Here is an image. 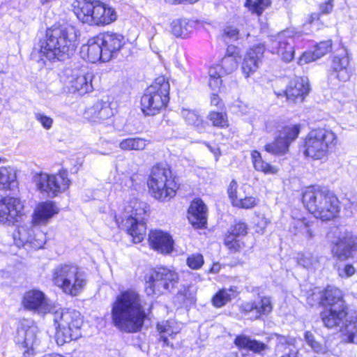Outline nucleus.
Masks as SVG:
<instances>
[{
	"instance_id": "nucleus-1",
	"label": "nucleus",
	"mask_w": 357,
	"mask_h": 357,
	"mask_svg": "<svg viewBox=\"0 0 357 357\" xmlns=\"http://www.w3.org/2000/svg\"><path fill=\"white\" fill-rule=\"evenodd\" d=\"M78 31L69 24L54 26L47 29L45 38L34 48L33 55L38 53L44 63L47 61H64L73 54L77 47Z\"/></svg>"
},
{
	"instance_id": "nucleus-2",
	"label": "nucleus",
	"mask_w": 357,
	"mask_h": 357,
	"mask_svg": "<svg viewBox=\"0 0 357 357\" xmlns=\"http://www.w3.org/2000/svg\"><path fill=\"white\" fill-rule=\"evenodd\" d=\"M146 317L140 295L133 289L121 291L111 306L112 322L119 331H139Z\"/></svg>"
},
{
	"instance_id": "nucleus-3",
	"label": "nucleus",
	"mask_w": 357,
	"mask_h": 357,
	"mask_svg": "<svg viewBox=\"0 0 357 357\" xmlns=\"http://www.w3.org/2000/svg\"><path fill=\"white\" fill-rule=\"evenodd\" d=\"M16 178L13 167H0V224L10 225L22 220L25 215L20 199L6 195L17 186Z\"/></svg>"
},
{
	"instance_id": "nucleus-4",
	"label": "nucleus",
	"mask_w": 357,
	"mask_h": 357,
	"mask_svg": "<svg viewBox=\"0 0 357 357\" xmlns=\"http://www.w3.org/2000/svg\"><path fill=\"white\" fill-rule=\"evenodd\" d=\"M148 204L137 198L126 201L119 208L115 215V221L119 228L127 231L132 237L134 243H140L146 234L144 215Z\"/></svg>"
},
{
	"instance_id": "nucleus-5",
	"label": "nucleus",
	"mask_w": 357,
	"mask_h": 357,
	"mask_svg": "<svg viewBox=\"0 0 357 357\" xmlns=\"http://www.w3.org/2000/svg\"><path fill=\"white\" fill-rule=\"evenodd\" d=\"M303 202L314 218L322 221L336 218L340 211L337 197L328 190L318 186H310L305 190Z\"/></svg>"
},
{
	"instance_id": "nucleus-6",
	"label": "nucleus",
	"mask_w": 357,
	"mask_h": 357,
	"mask_svg": "<svg viewBox=\"0 0 357 357\" xmlns=\"http://www.w3.org/2000/svg\"><path fill=\"white\" fill-rule=\"evenodd\" d=\"M73 8L79 20L91 26H106L117 18L115 9L99 0H76Z\"/></svg>"
},
{
	"instance_id": "nucleus-7",
	"label": "nucleus",
	"mask_w": 357,
	"mask_h": 357,
	"mask_svg": "<svg viewBox=\"0 0 357 357\" xmlns=\"http://www.w3.org/2000/svg\"><path fill=\"white\" fill-rule=\"evenodd\" d=\"M52 281L63 293L77 296L88 283L86 273L82 268L73 264H61L52 271Z\"/></svg>"
},
{
	"instance_id": "nucleus-8",
	"label": "nucleus",
	"mask_w": 357,
	"mask_h": 357,
	"mask_svg": "<svg viewBox=\"0 0 357 357\" xmlns=\"http://www.w3.org/2000/svg\"><path fill=\"white\" fill-rule=\"evenodd\" d=\"M147 185L151 196L160 202L169 201L176 193L177 185L172 171L165 165L152 167Z\"/></svg>"
},
{
	"instance_id": "nucleus-9",
	"label": "nucleus",
	"mask_w": 357,
	"mask_h": 357,
	"mask_svg": "<svg viewBox=\"0 0 357 357\" xmlns=\"http://www.w3.org/2000/svg\"><path fill=\"white\" fill-rule=\"evenodd\" d=\"M336 141L335 134L325 128L313 129L303 139V155L314 160H326Z\"/></svg>"
},
{
	"instance_id": "nucleus-10",
	"label": "nucleus",
	"mask_w": 357,
	"mask_h": 357,
	"mask_svg": "<svg viewBox=\"0 0 357 357\" xmlns=\"http://www.w3.org/2000/svg\"><path fill=\"white\" fill-rule=\"evenodd\" d=\"M169 84L165 77L160 76L145 91L141 98L142 112L153 116L164 109L169 100Z\"/></svg>"
},
{
	"instance_id": "nucleus-11",
	"label": "nucleus",
	"mask_w": 357,
	"mask_h": 357,
	"mask_svg": "<svg viewBox=\"0 0 357 357\" xmlns=\"http://www.w3.org/2000/svg\"><path fill=\"white\" fill-rule=\"evenodd\" d=\"M53 321L57 338L61 339L62 342L77 340L81 335L80 328L83 321L78 311L60 308L54 312Z\"/></svg>"
},
{
	"instance_id": "nucleus-12",
	"label": "nucleus",
	"mask_w": 357,
	"mask_h": 357,
	"mask_svg": "<svg viewBox=\"0 0 357 357\" xmlns=\"http://www.w3.org/2000/svg\"><path fill=\"white\" fill-rule=\"evenodd\" d=\"M33 181L38 190L50 198L63 192L70 185V180L66 170H60L56 174L45 172L36 174L33 176Z\"/></svg>"
},
{
	"instance_id": "nucleus-13",
	"label": "nucleus",
	"mask_w": 357,
	"mask_h": 357,
	"mask_svg": "<svg viewBox=\"0 0 357 357\" xmlns=\"http://www.w3.org/2000/svg\"><path fill=\"white\" fill-rule=\"evenodd\" d=\"M298 37L291 29L282 31L269 38V50L277 54L282 61L291 62L295 56V42Z\"/></svg>"
},
{
	"instance_id": "nucleus-14",
	"label": "nucleus",
	"mask_w": 357,
	"mask_h": 357,
	"mask_svg": "<svg viewBox=\"0 0 357 357\" xmlns=\"http://www.w3.org/2000/svg\"><path fill=\"white\" fill-rule=\"evenodd\" d=\"M178 281V274L174 270L158 268L146 279V292L148 295L162 294L173 288Z\"/></svg>"
},
{
	"instance_id": "nucleus-15",
	"label": "nucleus",
	"mask_w": 357,
	"mask_h": 357,
	"mask_svg": "<svg viewBox=\"0 0 357 357\" xmlns=\"http://www.w3.org/2000/svg\"><path fill=\"white\" fill-rule=\"evenodd\" d=\"M64 84L69 93L83 96L93 91L91 73L82 69L65 70Z\"/></svg>"
},
{
	"instance_id": "nucleus-16",
	"label": "nucleus",
	"mask_w": 357,
	"mask_h": 357,
	"mask_svg": "<svg viewBox=\"0 0 357 357\" xmlns=\"http://www.w3.org/2000/svg\"><path fill=\"white\" fill-rule=\"evenodd\" d=\"M13 238L17 247H26V249H40L45 243V234L43 231L26 225L18 227Z\"/></svg>"
},
{
	"instance_id": "nucleus-17",
	"label": "nucleus",
	"mask_w": 357,
	"mask_h": 357,
	"mask_svg": "<svg viewBox=\"0 0 357 357\" xmlns=\"http://www.w3.org/2000/svg\"><path fill=\"white\" fill-rule=\"evenodd\" d=\"M352 74L353 68L346 52L333 57L328 75L331 84L336 85L340 82H346L349 80Z\"/></svg>"
},
{
	"instance_id": "nucleus-18",
	"label": "nucleus",
	"mask_w": 357,
	"mask_h": 357,
	"mask_svg": "<svg viewBox=\"0 0 357 357\" xmlns=\"http://www.w3.org/2000/svg\"><path fill=\"white\" fill-rule=\"evenodd\" d=\"M314 297L320 299L319 303L324 309H347L342 291L335 287L328 286L320 294L313 293L307 298V303L313 305Z\"/></svg>"
},
{
	"instance_id": "nucleus-19",
	"label": "nucleus",
	"mask_w": 357,
	"mask_h": 357,
	"mask_svg": "<svg viewBox=\"0 0 357 357\" xmlns=\"http://www.w3.org/2000/svg\"><path fill=\"white\" fill-rule=\"evenodd\" d=\"M22 305L27 310L43 314L50 312L52 309V305L45 294L38 289L26 291L23 296Z\"/></svg>"
},
{
	"instance_id": "nucleus-20",
	"label": "nucleus",
	"mask_w": 357,
	"mask_h": 357,
	"mask_svg": "<svg viewBox=\"0 0 357 357\" xmlns=\"http://www.w3.org/2000/svg\"><path fill=\"white\" fill-rule=\"evenodd\" d=\"M98 37L103 48V62L116 56L126 43L125 37L118 33L107 31L99 34Z\"/></svg>"
},
{
	"instance_id": "nucleus-21",
	"label": "nucleus",
	"mask_w": 357,
	"mask_h": 357,
	"mask_svg": "<svg viewBox=\"0 0 357 357\" xmlns=\"http://www.w3.org/2000/svg\"><path fill=\"white\" fill-rule=\"evenodd\" d=\"M249 188V185H247L238 187L236 181L234 180L230 183L228 194L233 206L248 209L255 207L257 204L258 199L255 197L246 193Z\"/></svg>"
},
{
	"instance_id": "nucleus-22",
	"label": "nucleus",
	"mask_w": 357,
	"mask_h": 357,
	"mask_svg": "<svg viewBox=\"0 0 357 357\" xmlns=\"http://www.w3.org/2000/svg\"><path fill=\"white\" fill-rule=\"evenodd\" d=\"M264 52L265 46L263 44L254 45L248 50L241 64V71L245 78L250 77L258 70Z\"/></svg>"
},
{
	"instance_id": "nucleus-23",
	"label": "nucleus",
	"mask_w": 357,
	"mask_h": 357,
	"mask_svg": "<svg viewBox=\"0 0 357 357\" xmlns=\"http://www.w3.org/2000/svg\"><path fill=\"white\" fill-rule=\"evenodd\" d=\"M357 250V235L347 230L341 231L335 242L333 252L339 259L349 258L352 251Z\"/></svg>"
},
{
	"instance_id": "nucleus-24",
	"label": "nucleus",
	"mask_w": 357,
	"mask_h": 357,
	"mask_svg": "<svg viewBox=\"0 0 357 357\" xmlns=\"http://www.w3.org/2000/svg\"><path fill=\"white\" fill-rule=\"evenodd\" d=\"M317 224L307 218H294L289 227V232L298 238L310 242L317 236Z\"/></svg>"
},
{
	"instance_id": "nucleus-25",
	"label": "nucleus",
	"mask_w": 357,
	"mask_h": 357,
	"mask_svg": "<svg viewBox=\"0 0 357 357\" xmlns=\"http://www.w3.org/2000/svg\"><path fill=\"white\" fill-rule=\"evenodd\" d=\"M113 115L114 110L109 101L98 100L86 109L84 118L91 123H101Z\"/></svg>"
},
{
	"instance_id": "nucleus-26",
	"label": "nucleus",
	"mask_w": 357,
	"mask_h": 357,
	"mask_svg": "<svg viewBox=\"0 0 357 357\" xmlns=\"http://www.w3.org/2000/svg\"><path fill=\"white\" fill-rule=\"evenodd\" d=\"M273 305L271 297L260 296L253 302H243L240 305V310L245 314L254 312L255 319H259L263 316H267L273 310Z\"/></svg>"
},
{
	"instance_id": "nucleus-27",
	"label": "nucleus",
	"mask_w": 357,
	"mask_h": 357,
	"mask_svg": "<svg viewBox=\"0 0 357 357\" xmlns=\"http://www.w3.org/2000/svg\"><path fill=\"white\" fill-rule=\"evenodd\" d=\"M149 242L151 247L164 255L170 254L174 249V240L167 231L155 229L149 234Z\"/></svg>"
},
{
	"instance_id": "nucleus-28",
	"label": "nucleus",
	"mask_w": 357,
	"mask_h": 357,
	"mask_svg": "<svg viewBox=\"0 0 357 357\" xmlns=\"http://www.w3.org/2000/svg\"><path fill=\"white\" fill-rule=\"evenodd\" d=\"M310 91L308 79L306 77H296L291 80L285 91L287 99L294 103L302 102Z\"/></svg>"
},
{
	"instance_id": "nucleus-29",
	"label": "nucleus",
	"mask_w": 357,
	"mask_h": 357,
	"mask_svg": "<svg viewBox=\"0 0 357 357\" xmlns=\"http://www.w3.org/2000/svg\"><path fill=\"white\" fill-rule=\"evenodd\" d=\"M59 212V208L55 202L52 201L40 202L34 209L32 222L36 225H45Z\"/></svg>"
},
{
	"instance_id": "nucleus-30",
	"label": "nucleus",
	"mask_w": 357,
	"mask_h": 357,
	"mask_svg": "<svg viewBox=\"0 0 357 357\" xmlns=\"http://www.w3.org/2000/svg\"><path fill=\"white\" fill-rule=\"evenodd\" d=\"M188 220L191 225L197 229L206 227L207 223V208L202 200L192 201L188 209Z\"/></svg>"
},
{
	"instance_id": "nucleus-31",
	"label": "nucleus",
	"mask_w": 357,
	"mask_h": 357,
	"mask_svg": "<svg viewBox=\"0 0 357 357\" xmlns=\"http://www.w3.org/2000/svg\"><path fill=\"white\" fill-rule=\"evenodd\" d=\"M80 56L91 63L103 62V48L98 36L89 39L87 43L81 47Z\"/></svg>"
},
{
	"instance_id": "nucleus-32",
	"label": "nucleus",
	"mask_w": 357,
	"mask_h": 357,
	"mask_svg": "<svg viewBox=\"0 0 357 357\" xmlns=\"http://www.w3.org/2000/svg\"><path fill=\"white\" fill-rule=\"evenodd\" d=\"M321 317L326 327L333 328L339 326L342 333L346 324H349V321L345 319L347 317L346 309H324L321 314Z\"/></svg>"
},
{
	"instance_id": "nucleus-33",
	"label": "nucleus",
	"mask_w": 357,
	"mask_h": 357,
	"mask_svg": "<svg viewBox=\"0 0 357 357\" xmlns=\"http://www.w3.org/2000/svg\"><path fill=\"white\" fill-rule=\"evenodd\" d=\"M15 342L24 347L27 351L33 350L39 344L38 330L36 326L21 327L17 329Z\"/></svg>"
},
{
	"instance_id": "nucleus-34",
	"label": "nucleus",
	"mask_w": 357,
	"mask_h": 357,
	"mask_svg": "<svg viewBox=\"0 0 357 357\" xmlns=\"http://www.w3.org/2000/svg\"><path fill=\"white\" fill-rule=\"evenodd\" d=\"M238 295L237 287L231 286L229 288L220 289L212 298L211 303L215 307H222L235 298Z\"/></svg>"
},
{
	"instance_id": "nucleus-35",
	"label": "nucleus",
	"mask_w": 357,
	"mask_h": 357,
	"mask_svg": "<svg viewBox=\"0 0 357 357\" xmlns=\"http://www.w3.org/2000/svg\"><path fill=\"white\" fill-rule=\"evenodd\" d=\"M157 329L160 333V339L167 346L169 345L168 337H172L174 335L178 333L180 331L179 326L173 320L164 321L158 323Z\"/></svg>"
},
{
	"instance_id": "nucleus-36",
	"label": "nucleus",
	"mask_w": 357,
	"mask_h": 357,
	"mask_svg": "<svg viewBox=\"0 0 357 357\" xmlns=\"http://www.w3.org/2000/svg\"><path fill=\"white\" fill-rule=\"evenodd\" d=\"M251 160L256 171L261 172L265 174H275L278 172L277 167L264 161L261 153L256 150L251 152Z\"/></svg>"
},
{
	"instance_id": "nucleus-37",
	"label": "nucleus",
	"mask_w": 357,
	"mask_h": 357,
	"mask_svg": "<svg viewBox=\"0 0 357 357\" xmlns=\"http://www.w3.org/2000/svg\"><path fill=\"white\" fill-rule=\"evenodd\" d=\"M149 144V142L142 137H128L122 139L119 144L123 151H142Z\"/></svg>"
},
{
	"instance_id": "nucleus-38",
	"label": "nucleus",
	"mask_w": 357,
	"mask_h": 357,
	"mask_svg": "<svg viewBox=\"0 0 357 357\" xmlns=\"http://www.w3.org/2000/svg\"><path fill=\"white\" fill-rule=\"evenodd\" d=\"M181 116L188 124L193 126L199 131L204 129V123L197 111L183 108L181 111Z\"/></svg>"
},
{
	"instance_id": "nucleus-39",
	"label": "nucleus",
	"mask_w": 357,
	"mask_h": 357,
	"mask_svg": "<svg viewBox=\"0 0 357 357\" xmlns=\"http://www.w3.org/2000/svg\"><path fill=\"white\" fill-rule=\"evenodd\" d=\"M289 145L279 136L275 140L265 145L266 151L275 155H283L289 151Z\"/></svg>"
},
{
	"instance_id": "nucleus-40",
	"label": "nucleus",
	"mask_w": 357,
	"mask_h": 357,
	"mask_svg": "<svg viewBox=\"0 0 357 357\" xmlns=\"http://www.w3.org/2000/svg\"><path fill=\"white\" fill-rule=\"evenodd\" d=\"M300 131L301 126L299 124H291L283 127L278 136L290 146L291 142L298 137Z\"/></svg>"
},
{
	"instance_id": "nucleus-41",
	"label": "nucleus",
	"mask_w": 357,
	"mask_h": 357,
	"mask_svg": "<svg viewBox=\"0 0 357 357\" xmlns=\"http://www.w3.org/2000/svg\"><path fill=\"white\" fill-rule=\"evenodd\" d=\"M305 343L316 353L326 354L328 351V347L326 344L321 343L315 339L314 334L310 331H306L304 334Z\"/></svg>"
},
{
	"instance_id": "nucleus-42",
	"label": "nucleus",
	"mask_w": 357,
	"mask_h": 357,
	"mask_svg": "<svg viewBox=\"0 0 357 357\" xmlns=\"http://www.w3.org/2000/svg\"><path fill=\"white\" fill-rule=\"evenodd\" d=\"M296 262L307 269H311L317 267L318 259L317 257L309 252L298 253L296 257Z\"/></svg>"
},
{
	"instance_id": "nucleus-43",
	"label": "nucleus",
	"mask_w": 357,
	"mask_h": 357,
	"mask_svg": "<svg viewBox=\"0 0 357 357\" xmlns=\"http://www.w3.org/2000/svg\"><path fill=\"white\" fill-rule=\"evenodd\" d=\"M186 20H175L171 23V31L176 37H185L188 34Z\"/></svg>"
},
{
	"instance_id": "nucleus-44",
	"label": "nucleus",
	"mask_w": 357,
	"mask_h": 357,
	"mask_svg": "<svg viewBox=\"0 0 357 357\" xmlns=\"http://www.w3.org/2000/svg\"><path fill=\"white\" fill-rule=\"evenodd\" d=\"M270 4V0H245V6L252 13L261 15Z\"/></svg>"
},
{
	"instance_id": "nucleus-45",
	"label": "nucleus",
	"mask_w": 357,
	"mask_h": 357,
	"mask_svg": "<svg viewBox=\"0 0 357 357\" xmlns=\"http://www.w3.org/2000/svg\"><path fill=\"white\" fill-rule=\"evenodd\" d=\"M208 119L214 126L219 128H225L228 126L227 116L225 113L211 112L208 115Z\"/></svg>"
},
{
	"instance_id": "nucleus-46",
	"label": "nucleus",
	"mask_w": 357,
	"mask_h": 357,
	"mask_svg": "<svg viewBox=\"0 0 357 357\" xmlns=\"http://www.w3.org/2000/svg\"><path fill=\"white\" fill-rule=\"evenodd\" d=\"M342 333L347 337L348 342L357 344V319L349 321L342 329Z\"/></svg>"
},
{
	"instance_id": "nucleus-47",
	"label": "nucleus",
	"mask_w": 357,
	"mask_h": 357,
	"mask_svg": "<svg viewBox=\"0 0 357 357\" xmlns=\"http://www.w3.org/2000/svg\"><path fill=\"white\" fill-rule=\"evenodd\" d=\"M225 245L231 252H237L244 246V243L240 238L227 234L225 238Z\"/></svg>"
},
{
	"instance_id": "nucleus-48",
	"label": "nucleus",
	"mask_w": 357,
	"mask_h": 357,
	"mask_svg": "<svg viewBox=\"0 0 357 357\" xmlns=\"http://www.w3.org/2000/svg\"><path fill=\"white\" fill-rule=\"evenodd\" d=\"M238 67V59L230 56H224L221 61V68L227 75L232 73Z\"/></svg>"
},
{
	"instance_id": "nucleus-49",
	"label": "nucleus",
	"mask_w": 357,
	"mask_h": 357,
	"mask_svg": "<svg viewBox=\"0 0 357 357\" xmlns=\"http://www.w3.org/2000/svg\"><path fill=\"white\" fill-rule=\"evenodd\" d=\"M332 48V40H328L320 42L314 47V54L317 58L320 59L331 52Z\"/></svg>"
},
{
	"instance_id": "nucleus-50",
	"label": "nucleus",
	"mask_w": 357,
	"mask_h": 357,
	"mask_svg": "<svg viewBox=\"0 0 357 357\" xmlns=\"http://www.w3.org/2000/svg\"><path fill=\"white\" fill-rule=\"evenodd\" d=\"M204 257L199 253H195L189 255L187 258V265L192 269H199L204 264Z\"/></svg>"
},
{
	"instance_id": "nucleus-51",
	"label": "nucleus",
	"mask_w": 357,
	"mask_h": 357,
	"mask_svg": "<svg viewBox=\"0 0 357 357\" xmlns=\"http://www.w3.org/2000/svg\"><path fill=\"white\" fill-rule=\"evenodd\" d=\"M252 340L248 335H238L234 340V344L240 350L249 351Z\"/></svg>"
},
{
	"instance_id": "nucleus-52",
	"label": "nucleus",
	"mask_w": 357,
	"mask_h": 357,
	"mask_svg": "<svg viewBox=\"0 0 357 357\" xmlns=\"http://www.w3.org/2000/svg\"><path fill=\"white\" fill-rule=\"evenodd\" d=\"M222 37L225 41H235L240 38L239 30L231 25L226 26L223 29Z\"/></svg>"
},
{
	"instance_id": "nucleus-53",
	"label": "nucleus",
	"mask_w": 357,
	"mask_h": 357,
	"mask_svg": "<svg viewBox=\"0 0 357 357\" xmlns=\"http://www.w3.org/2000/svg\"><path fill=\"white\" fill-rule=\"evenodd\" d=\"M247 234V225L244 222H237L232 226L228 231L227 235H232L240 238Z\"/></svg>"
},
{
	"instance_id": "nucleus-54",
	"label": "nucleus",
	"mask_w": 357,
	"mask_h": 357,
	"mask_svg": "<svg viewBox=\"0 0 357 357\" xmlns=\"http://www.w3.org/2000/svg\"><path fill=\"white\" fill-rule=\"evenodd\" d=\"M34 117L45 129L49 130L52 128L53 119L51 117L41 112H35Z\"/></svg>"
},
{
	"instance_id": "nucleus-55",
	"label": "nucleus",
	"mask_w": 357,
	"mask_h": 357,
	"mask_svg": "<svg viewBox=\"0 0 357 357\" xmlns=\"http://www.w3.org/2000/svg\"><path fill=\"white\" fill-rule=\"evenodd\" d=\"M250 351L255 354L263 355L264 353L268 349L267 344L257 340H252L251 345H250Z\"/></svg>"
},
{
	"instance_id": "nucleus-56",
	"label": "nucleus",
	"mask_w": 357,
	"mask_h": 357,
	"mask_svg": "<svg viewBox=\"0 0 357 357\" xmlns=\"http://www.w3.org/2000/svg\"><path fill=\"white\" fill-rule=\"evenodd\" d=\"M338 275L342 278H347L354 275L355 268L351 264H346L343 267H339L337 269Z\"/></svg>"
},
{
	"instance_id": "nucleus-57",
	"label": "nucleus",
	"mask_w": 357,
	"mask_h": 357,
	"mask_svg": "<svg viewBox=\"0 0 357 357\" xmlns=\"http://www.w3.org/2000/svg\"><path fill=\"white\" fill-rule=\"evenodd\" d=\"M318 59L317 58L314 52H305L303 54L298 58V63L301 66L307 64L308 63L312 62L315 60Z\"/></svg>"
},
{
	"instance_id": "nucleus-58",
	"label": "nucleus",
	"mask_w": 357,
	"mask_h": 357,
	"mask_svg": "<svg viewBox=\"0 0 357 357\" xmlns=\"http://www.w3.org/2000/svg\"><path fill=\"white\" fill-rule=\"evenodd\" d=\"M269 222L264 216H258L255 220V231L259 234H263Z\"/></svg>"
},
{
	"instance_id": "nucleus-59",
	"label": "nucleus",
	"mask_w": 357,
	"mask_h": 357,
	"mask_svg": "<svg viewBox=\"0 0 357 357\" xmlns=\"http://www.w3.org/2000/svg\"><path fill=\"white\" fill-rule=\"evenodd\" d=\"M233 107L236 113L243 116L248 114L252 109V108L248 107L247 105L244 104L241 101H236V102L233 105Z\"/></svg>"
},
{
	"instance_id": "nucleus-60",
	"label": "nucleus",
	"mask_w": 357,
	"mask_h": 357,
	"mask_svg": "<svg viewBox=\"0 0 357 357\" xmlns=\"http://www.w3.org/2000/svg\"><path fill=\"white\" fill-rule=\"evenodd\" d=\"M225 56L233 57V59H238L241 57L240 50L235 45H229L227 48Z\"/></svg>"
},
{
	"instance_id": "nucleus-61",
	"label": "nucleus",
	"mask_w": 357,
	"mask_h": 357,
	"mask_svg": "<svg viewBox=\"0 0 357 357\" xmlns=\"http://www.w3.org/2000/svg\"><path fill=\"white\" fill-rule=\"evenodd\" d=\"M222 79L220 77L209 78L208 86L214 92H218L222 85Z\"/></svg>"
},
{
	"instance_id": "nucleus-62",
	"label": "nucleus",
	"mask_w": 357,
	"mask_h": 357,
	"mask_svg": "<svg viewBox=\"0 0 357 357\" xmlns=\"http://www.w3.org/2000/svg\"><path fill=\"white\" fill-rule=\"evenodd\" d=\"M278 346L281 345H288L292 346L296 342V339L294 337H289V336H283L280 335L278 337Z\"/></svg>"
},
{
	"instance_id": "nucleus-63",
	"label": "nucleus",
	"mask_w": 357,
	"mask_h": 357,
	"mask_svg": "<svg viewBox=\"0 0 357 357\" xmlns=\"http://www.w3.org/2000/svg\"><path fill=\"white\" fill-rule=\"evenodd\" d=\"M333 8V0H326L324 3H321L319 8L323 14L329 13Z\"/></svg>"
},
{
	"instance_id": "nucleus-64",
	"label": "nucleus",
	"mask_w": 357,
	"mask_h": 357,
	"mask_svg": "<svg viewBox=\"0 0 357 357\" xmlns=\"http://www.w3.org/2000/svg\"><path fill=\"white\" fill-rule=\"evenodd\" d=\"M217 93L218 92L212 93L211 96V105L216 106L218 108H222L224 106V104Z\"/></svg>"
}]
</instances>
